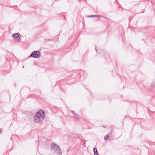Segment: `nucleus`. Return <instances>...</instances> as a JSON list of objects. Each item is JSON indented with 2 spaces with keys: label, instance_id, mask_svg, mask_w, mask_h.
<instances>
[{
  "label": "nucleus",
  "instance_id": "1",
  "mask_svg": "<svg viewBox=\"0 0 155 155\" xmlns=\"http://www.w3.org/2000/svg\"><path fill=\"white\" fill-rule=\"evenodd\" d=\"M45 117V114L44 111L39 110L37 111L34 117V121L40 123L42 121Z\"/></svg>",
  "mask_w": 155,
  "mask_h": 155
},
{
  "label": "nucleus",
  "instance_id": "2",
  "mask_svg": "<svg viewBox=\"0 0 155 155\" xmlns=\"http://www.w3.org/2000/svg\"><path fill=\"white\" fill-rule=\"evenodd\" d=\"M51 148L56 150L58 152L59 155H61V152L58 146L54 143H52L51 144Z\"/></svg>",
  "mask_w": 155,
  "mask_h": 155
},
{
  "label": "nucleus",
  "instance_id": "3",
  "mask_svg": "<svg viewBox=\"0 0 155 155\" xmlns=\"http://www.w3.org/2000/svg\"><path fill=\"white\" fill-rule=\"evenodd\" d=\"M30 56L32 57L38 58L40 56V54L39 51H35L30 55Z\"/></svg>",
  "mask_w": 155,
  "mask_h": 155
},
{
  "label": "nucleus",
  "instance_id": "4",
  "mask_svg": "<svg viewBox=\"0 0 155 155\" xmlns=\"http://www.w3.org/2000/svg\"><path fill=\"white\" fill-rule=\"evenodd\" d=\"M13 36L14 39L16 41H19L20 40V37L18 33H15L13 34Z\"/></svg>",
  "mask_w": 155,
  "mask_h": 155
},
{
  "label": "nucleus",
  "instance_id": "5",
  "mask_svg": "<svg viewBox=\"0 0 155 155\" xmlns=\"http://www.w3.org/2000/svg\"><path fill=\"white\" fill-rule=\"evenodd\" d=\"M93 151L94 155H98V152L96 148H94L93 149Z\"/></svg>",
  "mask_w": 155,
  "mask_h": 155
},
{
  "label": "nucleus",
  "instance_id": "6",
  "mask_svg": "<svg viewBox=\"0 0 155 155\" xmlns=\"http://www.w3.org/2000/svg\"><path fill=\"white\" fill-rule=\"evenodd\" d=\"M109 137V135L108 134L107 135L105 136V137H104V139L105 140H106Z\"/></svg>",
  "mask_w": 155,
  "mask_h": 155
},
{
  "label": "nucleus",
  "instance_id": "7",
  "mask_svg": "<svg viewBox=\"0 0 155 155\" xmlns=\"http://www.w3.org/2000/svg\"><path fill=\"white\" fill-rule=\"evenodd\" d=\"M2 131V130L1 129H0V133Z\"/></svg>",
  "mask_w": 155,
  "mask_h": 155
},
{
  "label": "nucleus",
  "instance_id": "8",
  "mask_svg": "<svg viewBox=\"0 0 155 155\" xmlns=\"http://www.w3.org/2000/svg\"><path fill=\"white\" fill-rule=\"evenodd\" d=\"M97 17H99V16H96Z\"/></svg>",
  "mask_w": 155,
  "mask_h": 155
}]
</instances>
